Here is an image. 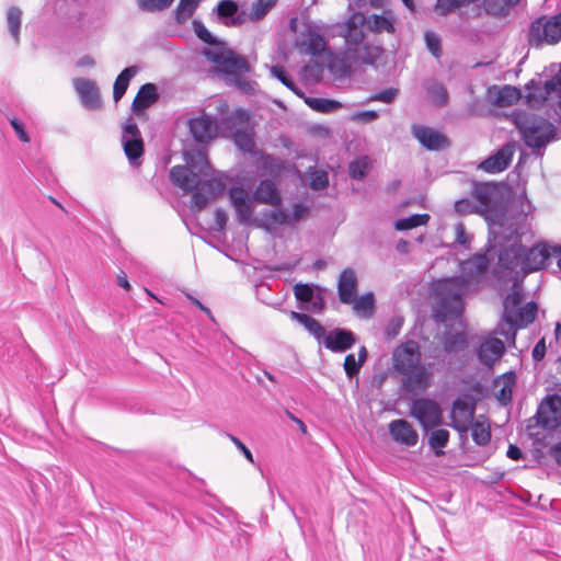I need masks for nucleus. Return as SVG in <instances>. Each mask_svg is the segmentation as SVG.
<instances>
[{
    "instance_id": "obj_30",
    "label": "nucleus",
    "mask_w": 561,
    "mask_h": 561,
    "mask_svg": "<svg viewBox=\"0 0 561 561\" xmlns=\"http://www.w3.org/2000/svg\"><path fill=\"white\" fill-rule=\"evenodd\" d=\"M289 30L297 35H321L324 32L322 24L311 21L307 15L294 16L289 21Z\"/></svg>"
},
{
    "instance_id": "obj_3",
    "label": "nucleus",
    "mask_w": 561,
    "mask_h": 561,
    "mask_svg": "<svg viewBox=\"0 0 561 561\" xmlns=\"http://www.w3.org/2000/svg\"><path fill=\"white\" fill-rule=\"evenodd\" d=\"M185 165L171 168L169 178L173 185L183 191H193L201 184V178L207 176L213 171L208 160L207 147L187 149L183 151Z\"/></svg>"
},
{
    "instance_id": "obj_43",
    "label": "nucleus",
    "mask_w": 561,
    "mask_h": 561,
    "mask_svg": "<svg viewBox=\"0 0 561 561\" xmlns=\"http://www.w3.org/2000/svg\"><path fill=\"white\" fill-rule=\"evenodd\" d=\"M231 136L236 147L242 152L256 156L260 151L255 148V140L252 133L241 129L233 133Z\"/></svg>"
},
{
    "instance_id": "obj_25",
    "label": "nucleus",
    "mask_w": 561,
    "mask_h": 561,
    "mask_svg": "<svg viewBox=\"0 0 561 561\" xmlns=\"http://www.w3.org/2000/svg\"><path fill=\"white\" fill-rule=\"evenodd\" d=\"M159 98L160 94L154 83L148 82L142 84L131 103V112L136 116L142 115L147 108L152 106L159 100Z\"/></svg>"
},
{
    "instance_id": "obj_61",
    "label": "nucleus",
    "mask_w": 561,
    "mask_h": 561,
    "mask_svg": "<svg viewBox=\"0 0 561 561\" xmlns=\"http://www.w3.org/2000/svg\"><path fill=\"white\" fill-rule=\"evenodd\" d=\"M229 197L232 206H238L239 204L252 201V196H249L248 191L240 186H231L229 188Z\"/></svg>"
},
{
    "instance_id": "obj_52",
    "label": "nucleus",
    "mask_w": 561,
    "mask_h": 561,
    "mask_svg": "<svg viewBox=\"0 0 561 561\" xmlns=\"http://www.w3.org/2000/svg\"><path fill=\"white\" fill-rule=\"evenodd\" d=\"M272 75L279 80L286 88L291 90L297 95H302V91L297 87L293 78L287 73L286 69L280 65L271 67Z\"/></svg>"
},
{
    "instance_id": "obj_22",
    "label": "nucleus",
    "mask_w": 561,
    "mask_h": 561,
    "mask_svg": "<svg viewBox=\"0 0 561 561\" xmlns=\"http://www.w3.org/2000/svg\"><path fill=\"white\" fill-rule=\"evenodd\" d=\"M388 431L392 439L401 445L413 447L417 444L419 434L411 423L397 419L389 423Z\"/></svg>"
},
{
    "instance_id": "obj_27",
    "label": "nucleus",
    "mask_w": 561,
    "mask_h": 561,
    "mask_svg": "<svg viewBox=\"0 0 561 561\" xmlns=\"http://www.w3.org/2000/svg\"><path fill=\"white\" fill-rule=\"evenodd\" d=\"M218 16L222 20L224 24L228 26L240 25L247 22V11L239 12L238 5L232 0H222L216 8Z\"/></svg>"
},
{
    "instance_id": "obj_42",
    "label": "nucleus",
    "mask_w": 561,
    "mask_h": 561,
    "mask_svg": "<svg viewBox=\"0 0 561 561\" xmlns=\"http://www.w3.org/2000/svg\"><path fill=\"white\" fill-rule=\"evenodd\" d=\"M516 273L514 277L513 290L510 293L503 301L504 305V313L503 314H515L516 307L520 305L524 299V294L522 289L517 288L519 284L523 282V278Z\"/></svg>"
},
{
    "instance_id": "obj_23",
    "label": "nucleus",
    "mask_w": 561,
    "mask_h": 561,
    "mask_svg": "<svg viewBox=\"0 0 561 561\" xmlns=\"http://www.w3.org/2000/svg\"><path fill=\"white\" fill-rule=\"evenodd\" d=\"M358 279L353 268L347 267L340 274L337 282V295L342 304L350 305L357 297Z\"/></svg>"
},
{
    "instance_id": "obj_49",
    "label": "nucleus",
    "mask_w": 561,
    "mask_h": 561,
    "mask_svg": "<svg viewBox=\"0 0 561 561\" xmlns=\"http://www.w3.org/2000/svg\"><path fill=\"white\" fill-rule=\"evenodd\" d=\"M471 427V435L473 442L478 446H485L491 440V430L489 424L481 423L479 421L469 422Z\"/></svg>"
},
{
    "instance_id": "obj_20",
    "label": "nucleus",
    "mask_w": 561,
    "mask_h": 561,
    "mask_svg": "<svg viewBox=\"0 0 561 561\" xmlns=\"http://www.w3.org/2000/svg\"><path fill=\"white\" fill-rule=\"evenodd\" d=\"M514 149V144L507 142L503 145L493 154L483 160L479 168L491 174L503 172L512 162Z\"/></svg>"
},
{
    "instance_id": "obj_5",
    "label": "nucleus",
    "mask_w": 561,
    "mask_h": 561,
    "mask_svg": "<svg viewBox=\"0 0 561 561\" xmlns=\"http://www.w3.org/2000/svg\"><path fill=\"white\" fill-rule=\"evenodd\" d=\"M433 291L438 299L433 310V318L436 322L453 321L462 314L463 304L458 279L437 280L433 286Z\"/></svg>"
},
{
    "instance_id": "obj_10",
    "label": "nucleus",
    "mask_w": 561,
    "mask_h": 561,
    "mask_svg": "<svg viewBox=\"0 0 561 561\" xmlns=\"http://www.w3.org/2000/svg\"><path fill=\"white\" fill-rule=\"evenodd\" d=\"M525 103L531 108H540L545 105L548 98L557 92H561V82L559 78H551L542 83L541 75L537 73L525 84Z\"/></svg>"
},
{
    "instance_id": "obj_45",
    "label": "nucleus",
    "mask_w": 561,
    "mask_h": 561,
    "mask_svg": "<svg viewBox=\"0 0 561 561\" xmlns=\"http://www.w3.org/2000/svg\"><path fill=\"white\" fill-rule=\"evenodd\" d=\"M354 66H356L355 60L351 58V55H348V50L345 47V50L341 57H333L330 60L328 68L330 71L339 73L340 76H348L352 72V68Z\"/></svg>"
},
{
    "instance_id": "obj_21",
    "label": "nucleus",
    "mask_w": 561,
    "mask_h": 561,
    "mask_svg": "<svg viewBox=\"0 0 561 561\" xmlns=\"http://www.w3.org/2000/svg\"><path fill=\"white\" fill-rule=\"evenodd\" d=\"M393 362L394 369L400 374L412 373V370L421 367L417 345H405L402 350H396Z\"/></svg>"
},
{
    "instance_id": "obj_16",
    "label": "nucleus",
    "mask_w": 561,
    "mask_h": 561,
    "mask_svg": "<svg viewBox=\"0 0 561 561\" xmlns=\"http://www.w3.org/2000/svg\"><path fill=\"white\" fill-rule=\"evenodd\" d=\"M476 408L477 400L472 394L463 392L460 396H458L453 402V410L450 413L451 423L449 424V426H451L460 434L467 433L469 430V425L461 423L459 420H457L456 412L459 414H463L467 422H472L474 419Z\"/></svg>"
},
{
    "instance_id": "obj_33",
    "label": "nucleus",
    "mask_w": 561,
    "mask_h": 561,
    "mask_svg": "<svg viewBox=\"0 0 561 561\" xmlns=\"http://www.w3.org/2000/svg\"><path fill=\"white\" fill-rule=\"evenodd\" d=\"M394 16L391 11L367 16V31L373 33H394Z\"/></svg>"
},
{
    "instance_id": "obj_57",
    "label": "nucleus",
    "mask_w": 561,
    "mask_h": 561,
    "mask_svg": "<svg viewBox=\"0 0 561 561\" xmlns=\"http://www.w3.org/2000/svg\"><path fill=\"white\" fill-rule=\"evenodd\" d=\"M22 11L18 7H10L7 12V22L12 35H19L21 27Z\"/></svg>"
},
{
    "instance_id": "obj_62",
    "label": "nucleus",
    "mask_w": 561,
    "mask_h": 561,
    "mask_svg": "<svg viewBox=\"0 0 561 561\" xmlns=\"http://www.w3.org/2000/svg\"><path fill=\"white\" fill-rule=\"evenodd\" d=\"M399 95V89L397 88H388L381 90L369 98V101H380L386 104H391L394 102L397 96Z\"/></svg>"
},
{
    "instance_id": "obj_28",
    "label": "nucleus",
    "mask_w": 561,
    "mask_h": 561,
    "mask_svg": "<svg viewBox=\"0 0 561 561\" xmlns=\"http://www.w3.org/2000/svg\"><path fill=\"white\" fill-rule=\"evenodd\" d=\"M528 35H561V12L553 16L541 15L529 28Z\"/></svg>"
},
{
    "instance_id": "obj_41",
    "label": "nucleus",
    "mask_w": 561,
    "mask_h": 561,
    "mask_svg": "<svg viewBox=\"0 0 561 561\" xmlns=\"http://www.w3.org/2000/svg\"><path fill=\"white\" fill-rule=\"evenodd\" d=\"M468 346L466 332H446L443 339V348L446 353H457Z\"/></svg>"
},
{
    "instance_id": "obj_7",
    "label": "nucleus",
    "mask_w": 561,
    "mask_h": 561,
    "mask_svg": "<svg viewBox=\"0 0 561 561\" xmlns=\"http://www.w3.org/2000/svg\"><path fill=\"white\" fill-rule=\"evenodd\" d=\"M502 184L494 182L473 183L472 194L491 216L504 220V210L507 206V198L502 193Z\"/></svg>"
},
{
    "instance_id": "obj_56",
    "label": "nucleus",
    "mask_w": 561,
    "mask_h": 561,
    "mask_svg": "<svg viewBox=\"0 0 561 561\" xmlns=\"http://www.w3.org/2000/svg\"><path fill=\"white\" fill-rule=\"evenodd\" d=\"M199 186L206 191L210 198L219 196L226 190V183L221 179H210L204 182L201 180Z\"/></svg>"
},
{
    "instance_id": "obj_47",
    "label": "nucleus",
    "mask_w": 561,
    "mask_h": 561,
    "mask_svg": "<svg viewBox=\"0 0 561 561\" xmlns=\"http://www.w3.org/2000/svg\"><path fill=\"white\" fill-rule=\"evenodd\" d=\"M305 102L313 111L324 114L336 112L342 107V104L339 101L332 99L306 98Z\"/></svg>"
},
{
    "instance_id": "obj_13",
    "label": "nucleus",
    "mask_w": 561,
    "mask_h": 561,
    "mask_svg": "<svg viewBox=\"0 0 561 561\" xmlns=\"http://www.w3.org/2000/svg\"><path fill=\"white\" fill-rule=\"evenodd\" d=\"M345 47L356 66L374 65L380 57L383 49L379 44H371L368 37H344Z\"/></svg>"
},
{
    "instance_id": "obj_24",
    "label": "nucleus",
    "mask_w": 561,
    "mask_h": 561,
    "mask_svg": "<svg viewBox=\"0 0 561 561\" xmlns=\"http://www.w3.org/2000/svg\"><path fill=\"white\" fill-rule=\"evenodd\" d=\"M252 201L274 207L282 205V195L274 180H261L252 194Z\"/></svg>"
},
{
    "instance_id": "obj_1",
    "label": "nucleus",
    "mask_w": 561,
    "mask_h": 561,
    "mask_svg": "<svg viewBox=\"0 0 561 561\" xmlns=\"http://www.w3.org/2000/svg\"><path fill=\"white\" fill-rule=\"evenodd\" d=\"M205 42L202 48V55L211 64L218 65L220 71L228 76H233V82L238 90L244 93L253 92L254 82L242 78L240 75L249 72L251 66L249 61L234 50L229 48L219 37H199Z\"/></svg>"
},
{
    "instance_id": "obj_36",
    "label": "nucleus",
    "mask_w": 561,
    "mask_h": 561,
    "mask_svg": "<svg viewBox=\"0 0 561 561\" xmlns=\"http://www.w3.org/2000/svg\"><path fill=\"white\" fill-rule=\"evenodd\" d=\"M253 201H249L238 206H233L237 211V219L240 224L253 225L256 228L264 229L265 231H270V224L266 220H260V218L252 217L253 213Z\"/></svg>"
},
{
    "instance_id": "obj_8",
    "label": "nucleus",
    "mask_w": 561,
    "mask_h": 561,
    "mask_svg": "<svg viewBox=\"0 0 561 561\" xmlns=\"http://www.w3.org/2000/svg\"><path fill=\"white\" fill-rule=\"evenodd\" d=\"M409 415L420 423L425 433L444 424L443 409L437 401L431 398L412 400Z\"/></svg>"
},
{
    "instance_id": "obj_48",
    "label": "nucleus",
    "mask_w": 561,
    "mask_h": 561,
    "mask_svg": "<svg viewBox=\"0 0 561 561\" xmlns=\"http://www.w3.org/2000/svg\"><path fill=\"white\" fill-rule=\"evenodd\" d=\"M428 214H413L409 217L399 218L394 221V229L407 231L426 225L430 220Z\"/></svg>"
},
{
    "instance_id": "obj_60",
    "label": "nucleus",
    "mask_w": 561,
    "mask_h": 561,
    "mask_svg": "<svg viewBox=\"0 0 561 561\" xmlns=\"http://www.w3.org/2000/svg\"><path fill=\"white\" fill-rule=\"evenodd\" d=\"M404 319L401 316L392 317L386 328H385V336L387 340H393L397 337L403 327Z\"/></svg>"
},
{
    "instance_id": "obj_9",
    "label": "nucleus",
    "mask_w": 561,
    "mask_h": 561,
    "mask_svg": "<svg viewBox=\"0 0 561 561\" xmlns=\"http://www.w3.org/2000/svg\"><path fill=\"white\" fill-rule=\"evenodd\" d=\"M536 421L543 430L554 431L561 426V397L559 394L547 396L539 404L533 419L528 421L527 428L531 430V421Z\"/></svg>"
},
{
    "instance_id": "obj_17",
    "label": "nucleus",
    "mask_w": 561,
    "mask_h": 561,
    "mask_svg": "<svg viewBox=\"0 0 561 561\" xmlns=\"http://www.w3.org/2000/svg\"><path fill=\"white\" fill-rule=\"evenodd\" d=\"M411 131L426 150L440 151L450 147L449 138L432 127L415 124L412 125Z\"/></svg>"
},
{
    "instance_id": "obj_26",
    "label": "nucleus",
    "mask_w": 561,
    "mask_h": 561,
    "mask_svg": "<svg viewBox=\"0 0 561 561\" xmlns=\"http://www.w3.org/2000/svg\"><path fill=\"white\" fill-rule=\"evenodd\" d=\"M504 353L505 345L503 341L497 337H491L483 341L477 351L479 360L489 367H491Z\"/></svg>"
},
{
    "instance_id": "obj_34",
    "label": "nucleus",
    "mask_w": 561,
    "mask_h": 561,
    "mask_svg": "<svg viewBox=\"0 0 561 561\" xmlns=\"http://www.w3.org/2000/svg\"><path fill=\"white\" fill-rule=\"evenodd\" d=\"M257 168L267 172L268 175L278 178L285 171V162L271 153L259 151Z\"/></svg>"
},
{
    "instance_id": "obj_40",
    "label": "nucleus",
    "mask_w": 561,
    "mask_h": 561,
    "mask_svg": "<svg viewBox=\"0 0 561 561\" xmlns=\"http://www.w3.org/2000/svg\"><path fill=\"white\" fill-rule=\"evenodd\" d=\"M519 2L520 0H483V8L491 15L504 18Z\"/></svg>"
},
{
    "instance_id": "obj_44",
    "label": "nucleus",
    "mask_w": 561,
    "mask_h": 561,
    "mask_svg": "<svg viewBox=\"0 0 561 561\" xmlns=\"http://www.w3.org/2000/svg\"><path fill=\"white\" fill-rule=\"evenodd\" d=\"M450 433L445 428H432L428 435V445L434 450L435 456L444 455L443 449L449 443Z\"/></svg>"
},
{
    "instance_id": "obj_14",
    "label": "nucleus",
    "mask_w": 561,
    "mask_h": 561,
    "mask_svg": "<svg viewBox=\"0 0 561 561\" xmlns=\"http://www.w3.org/2000/svg\"><path fill=\"white\" fill-rule=\"evenodd\" d=\"M294 295L298 301V308L321 314L325 309V300L322 288L312 284H296Z\"/></svg>"
},
{
    "instance_id": "obj_64",
    "label": "nucleus",
    "mask_w": 561,
    "mask_h": 561,
    "mask_svg": "<svg viewBox=\"0 0 561 561\" xmlns=\"http://www.w3.org/2000/svg\"><path fill=\"white\" fill-rule=\"evenodd\" d=\"M363 365L355 358L354 354H347L344 359V371L348 378H353L359 374Z\"/></svg>"
},
{
    "instance_id": "obj_39",
    "label": "nucleus",
    "mask_w": 561,
    "mask_h": 561,
    "mask_svg": "<svg viewBox=\"0 0 561 561\" xmlns=\"http://www.w3.org/2000/svg\"><path fill=\"white\" fill-rule=\"evenodd\" d=\"M278 0H255L247 11V21L256 22L265 18L268 12L277 4Z\"/></svg>"
},
{
    "instance_id": "obj_2",
    "label": "nucleus",
    "mask_w": 561,
    "mask_h": 561,
    "mask_svg": "<svg viewBox=\"0 0 561 561\" xmlns=\"http://www.w3.org/2000/svg\"><path fill=\"white\" fill-rule=\"evenodd\" d=\"M550 259L549 244L538 242L531 248L523 243H511L510 247H503L497 254V264L503 272H517L520 270V277L546 268Z\"/></svg>"
},
{
    "instance_id": "obj_58",
    "label": "nucleus",
    "mask_w": 561,
    "mask_h": 561,
    "mask_svg": "<svg viewBox=\"0 0 561 561\" xmlns=\"http://www.w3.org/2000/svg\"><path fill=\"white\" fill-rule=\"evenodd\" d=\"M174 0H137L138 7L142 11L158 12L171 7Z\"/></svg>"
},
{
    "instance_id": "obj_63",
    "label": "nucleus",
    "mask_w": 561,
    "mask_h": 561,
    "mask_svg": "<svg viewBox=\"0 0 561 561\" xmlns=\"http://www.w3.org/2000/svg\"><path fill=\"white\" fill-rule=\"evenodd\" d=\"M329 185V176L325 171H314L310 178V187L313 191H321L327 188Z\"/></svg>"
},
{
    "instance_id": "obj_11",
    "label": "nucleus",
    "mask_w": 561,
    "mask_h": 561,
    "mask_svg": "<svg viewBox=\"0 0 561 561\" xmlns=\"http://www.w3.org/2000/svg\"><path fill=\"white\" fill-rule=\"evenodd\" d=\"M188 131L199 147H207L217 138L220 125L216 117L202 112L201 115L192 117L187 122Z\"/></svg>"
},
{
    "instance_id": "obj_37",
    "label": "nucleus",
    "mask_w": 561,
    "mask_h": 561,
    "mask_svg": "<svg viewBox=\"0 0 561 561\" xmlns=\"http://www.w3.org/2000/svg\"><path fill=\"white\" fill-rule=\"evenodd\" d=\"M249 113L243 108L234 110L230 115L224 117L221 122H219L220 128L222 127L231 135L233 133L241 130V126L245 125L249 122Z\"/></svg>"
},
{
    "instance_id": "obj_50",
    "label": "nucleus",
    "mask_w": 561,
    "mask_h": 561,
    "mask_svg": "<svg viewBox=\"0 0 561 561\" xmlns=\"http://www.w3.org/2000/svg\"><path fill=\"white\" fill-rule=\"evenodd\" d=\"M201 0H180L175 11L174 18L178 23H184L195 12Z\"/></svg>"
},
{
    "instance_id": "obj_15",
    "label": "nucleus",
    "mask_w": 561,
    "mask_h": 561,
    "mask_svg": "<svg viewBox=\"0 0 561 561\" xmlns=\"http://www.w3.org/2000/svg\"><path fill=\"white\" fill-rule=\"evenodd\" d=\"M538 306L535 301L527 302L524 307L515 310V314H503L505 323L508 325L507 330H500L499 333L506 339L515 341L516 331L526 328L536 320Z\"/></svg>"
},
{
    "instance_id": "obj_55",
    "label": "nucleus",
    "mask_w": 561,
    "mask_h": 561,
    "mask_svg": "<svg viewBox=\"0 0 561 561\" xmlns=\"http://www.w3.org/2000/svg\"><path fill=\"white\" fill-rule=\"evenodd\" d=\"M369 170L367 158L356 159L348 164V173L353 180L362 181L366 178Z\"/></svg>"
},
{
    "instance_id": "obj_54",
    "label": "nucleus",
    "mask_w": 561,
    "mask_h": 561,
    "mask_svg": "<svg viewBox=\"0 0 561 561\" xmlns=\"http://www.w3.org/2000/svg\"><path fill=\"white\" fill-rule=\"evenodd\" d=\"M427 94L432 102L437 106H445L448 103L449 94L442 83L435 82L430 85L427 88Z\"/></svg>"
},
{
    "instance_id": "obj_29",
    "label": "nucleus",
    "mask_w": 561,
    "mask_h": 561,
    "mask_svg": "<svg viewBox=\"0 0 561 561\" xmlns=\"http://www.w3.org/2000/svg\"><path fill=\"white\" fill-rule=\"evenodd\" d=\"M402 375L401 387L407 392H414L416 388L425 390L430 386L431 373L424 366L412 370V373H404Z\"/></svg>"
},
{
    "instance_id": "obj_53",
    "label": "nucleus",
    "mask_w": 561,
    "mask_h": 561,
    "mask_svg": "<svg viewBox=\"0 0 561 561\" xmlns=\"http://www.w3.org/2000/svg\"><path fill=\"white\" fill-rule=\"evenodd\" d=\"M260 220H266L270 224V231H272L273 225L287 226L289 222L287 219V211L283 208L266 209L262 213Z\"/></svg>"
},
{
    "instance_id": "obj_59",
    "label": "nucleus",
    "mask_w": 561,
    "mask_h": 561,
    "mask_svg": "<svg viewBox=\"0 0 561 561\" xmlns=\"http://www.w3.org/2000/svg\"><path fill=\"white\" fill-rule=\"evenodd\" d=\"M310 214L309 206L302 203H295L293 205V213L287 214L288 224L287 226H294L295 224L306 219Z\"/></svg>"
},
{
    "instance_id": "obj_31",
    "label": "nucleus",
    "mask_w": 561,
    "mask_h": 561,
    "mask_svg": "<svg viewBox=\"0 0 561 561\" xmlns=\"http://www.w3.org/2000/svg\"><path fill=\"white\" fill-rule=\"evenodd\" d=\"M328 37H296L295 46L302 55L321 56L328 49Z\"/></svg>"
},
{
    "instance_id": "obj_12",
    "label": "nucleus",
    "mask_w": 561,
    "mask_h": 561,
    "mask_svg": "<svg viewBox=\"0 0 561 561\" xmlns=\"http://www.w3.org/2000/svg\"><path fill=\"white\" fill-rule=\"evenodd\" d=\"M122 144L130 165H140L145 145L141 133L131 117L127 119L123 127Z\"/></svg>"
},
{
    "instance_id": "obj_46",
    "label": "nucleus",
    "mask_w": 561,
    "mask_h": 561,
    "mask_svg": "<svg viewBox=\"0 0 561 561\" xmlns=\"http://www.w3.org/2000/svg\"><path fill=\"white\" fill-rule=\"evenodd\" d=\"M375 296L371 291L364 294L359 298L356 297L353 301V308L362 318H371L375 312Z\"/></svg>"
},
{
    "instance_id": "obj_51",
    "label": "nucleus",
    "mask_w": 561,
    "mask_h": 561,
    "mask_svg": "<svg viewBox=\"0 0 561 561\" xmlns=\"http://www.w3.org/2000/svg\"><path fill=\"white\" fill-rule=\"evenodd\" d=\"M345 25L348 35H364V30H367V16L362 12H354L350 15Z\"/></svg>"
},
{
    "instance_id": "obj_32",
    "label": "nucleus",
    "mask_w": 561,
    "mask_h": 561,
    "mask_svg": "<svg viewBox=\"0 0 561 561\" xmlns=\"http://www.w3.org/2000/svg\"><path fill=\"white\" fill-rule=\"evenodd\" d=\"M140 68L136 65L126 67L116 77L113 84V100L118 103L125 95L131 79L139 72Z\"/></svg>"
},
{
    "instance_id": "obj_38",
    "label": "nucleus",
    "mask_w": 561,
    "mask_h": 561,
    "mask_svg": "<svg viewBox=\"0 0 561 561\" xmlns=\"http://www.w3.org/2000/svg\"><path fill=\"white\" fill-rule=\"evenodd\" d=\"M523 98L522 90L514 85H503L494 100V104L499 107H506L516 104Z\"/></svg>"
},
{
    "instance_id": "obj_4",
    "label": "nucleus",
    "mask_w": 561,
    "mask_h": 561,
    "mask_svg": "<svg viewBox=\"0 0 561 561\" xmlns=\"http://www.w3.org/2000/svg\"><path fill=\"white\" fill-rule=\"evenodd\" d=\"M512 121L520 133L523 141L534 153L545 149L556 137V126L542 116L518 112L513 115Z\"/></svg>"
},
{
    "instance_id": "obj_35",
    "label": "nucleus",
    "mask_w": 561,
    "mask_h": 561,
    "mask_svg": "<svg viewBox=\"0 0 561 561\" xmlns=\"http://www.w3.org/2000/svg\"><path fill=\"white\" fill-rule=\"evenodd\" d=\"M289 317L293 321L301 324L318 342H321V336L324 334V328L318 320L305 312L297 311H290Z\"/></svg>"
},
{
    "instance_id": "obj_6",
    "label": "nucleus",
    "mask_w": 561,
    "mask_h": 561,
    "mask_svg": "<svg viewBox=\"0 0 561 561\" xmlns=\"http://www.w3.org/2000/svg\"><path fill=\"white\" fill-rule=\"evenodd\" d=\"M492 222L499 227V231L490 230L488 243L489 247L494 248L491 241H495L499 245V252L503 247H510L511 243H522V238L525 233V224L527 221V214L524 209L513 214L508 207L504 210V220H499L494 216L490 217Z\"/></svg>"
},
{
    "instance_id": "obj_19",
    "label": "nucleus",
    "mask_w": 561,
    "mask_h": 561,
    "mask_svg": "<svg viewBox=\"0 0 561 561\" xmlns=\"http://www.w3.org/2000/svg\"><path fill=\"white\" fill-rule=\"evenodd\" d=\"M73 85L84 108L96 111L102 107L101 93L95 81L77 78L73 80Z\"/></svg>"
},
{
    "instance_id": "obj_18",
    "label": "nucleus",
    "mask_w": 561,
    "mask_h": 561,
    "mask_svg": "<svg viewBox=\"0 0 561 561\" xmlns=\"http://www.w3.org/2000/svg\"><path fill=\"white\" fill-rule=\"evenodd\" d=\"M320 343L333 353H344L355 345L356 335L348 329L334 328L329 332L324 330V334L321 336Z\"/></svg>"
}]
</instances>
